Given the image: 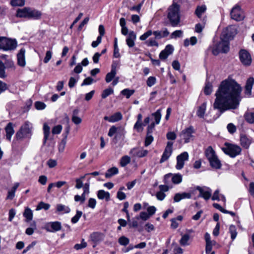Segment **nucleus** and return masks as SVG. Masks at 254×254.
<instances>
[{"label": "nucleus", "instance_id": "nucleus-1", "mask_svg": "<svg viewBox=\"0 0 254 254\" xmlns=\"http://www.w3.org/2000/svg\"><path fill=\"white\" fill-rule=\"evenodd\" d=\"M241 92L240 85L235 80L228 79L223 81L215 94L214 109L218 110L221 113L237 109L241 100Z\"/></svg>", "mask_w": 254, "mask_h": 254}, {"label": "nucleus", "instance_id": "nucleus-2", "mask_svg": "<svg viewBox=\"0 0 254 254\" xmlns=\"http://www.w3.org/2000/svg\"><path fill=\"white\" fill-rule=\"evenodd\" d=\"M167 18L173 27H176L180 22V6L173 3L168 8Z\"/></svg>", "mask_w": 254, "mask_h": 254}, {"label": "nucleus", "instance_id": "nucleus-3", "mask_svg": "<svg viewBox=\"0 0 254 254\" xmlns=\"http://www.w3.org/2000/svg\"><path fill=\"white\" fill-rule=\"evenodd\" d=\"M32 124L28 121L25 122L16 133L15 138L17 140H21L23 138L30 137L32 134Z\"/></svg>", "mask_w": 254, "mask_h": 254}, {"label": "nucleus", "instance_id": "nucleus-4", "mask_svg": "<svg viewBox=\"0 0 254 254\" xmlns=\"http://www.w3.org/2000/svg\"><path fill=\"white\" fill-rule=\"evenodd\" d=\"M17 46L16 39L0 36V50L4 51H12Z\"/></svg>", "mask_w": 254, "mask_h": 254}, {"label": "nucleus", "instance_id": "nucleus-5", "mask_svg": "<svg viewBox=\"0 0 254 254\" xmlns=\"http://www.w3.org/2000/svg\"><path fill=\"white\" fill-rule=\"evenodd\" d=\"M221 41L217 44L213 49L212 53L214 55H217L220 53H227L229 51V40L221 37Z\"/></svg>", "mask_w": 254, "mask_h": 254}, {"label": "nucleus", "instance_id": "nucleus-6", "mask_svg": "<svg viewBox=\"0 0 254 254\" xmlns=\"http://www.w3.org/2000/svg\"><path fill=\"white\" fill-rule=\"evenodd\" d=\"M225 145L226 147L222 148V150L225 154L229 155L231 157H236L237 155L240 154L241 152L242 149L238 145L227 142L225 143Z\"/></svg>", "mask_w": 254, "mask_h": 254}, {"label": "nucleus", "instance_id": "nucleus-7", "mask_svg": "<svg viewBox=\"0 0 254 254\" xmlns=\"http://www.w3.org/2000/svg\"><path fill=\"white\" fill-rule=\"evenodd\" d=\"M230 15L231 18L237 21H242L245 18L244 12L238 5H236L232 9Z\"/></svg>", "mask_w": 254, "mask_h": 254}, {"label": "nucleus", "instance_id": "nucleus-8", "mask_svg": "<svg viewBox=\"0 0 254 254\" xmlns=\"http://www.w3.org/2000/svg\"><path fill=\"white\" fill-rule=\"evenodd\" d=\"M240 61L243 65L249 66L252 63V57L250 54L246 50L242 49L239 52Z\"/></svg>", "mask_w": 254, "mask_h": 254}, {"label": "nucleus", "instance_id": "nucleus-9", "mask_svg": "<svg viewBox=\"0 0 254 254\" xmlns=\"http://www.w3.org/2000/svg\"><path fill=\"white\" fill-rule=\"evenodd\" d=\"M189 154L187 152H184L177 156V164L175 166L176 169L180 170L183 169L185 161L189 159Z\"/></svg>", "mask_w": 254, "mask_h": 254}, {"label": "nucleus", "instance_id": "nucleus-10", "mask_svg": "<svg viewBox=\"0 0 254 254\" xmlns=\"http://www.w3.org/2000/svg\"><path fill=\"white\" fill-rule=\"evenodd\" d=\"M173 143L172 142L168 141L167 142V145L160 160V163H162L167 161L171 156L173 152Z\"/></svg>", "mask_w": 254, "mask_h": 254}, {"label": "nucleus", "instance_id": "nucleus-11", "mask_svg": "<svg viewBox=\"0 0 254 254\" xmlns=\"http://www.w3.org/2000/svg\"><path fill=\"white\" fill-rule=\"evenodd\" d=\"M236 33L237 30L236 28L233 26H230L223 30L221 34V37L224 39L230 40L233 38Z\"/></svg>", "mask_w": 254, "mask_h": 254}, {"label": "nucleus", "instance_id": "nucleus-12", "mask_svg": "<svg viewBox=\"0 0 254 254\" xmlns=\"http://www.w3.org/2000/svg\"><path fill=\"white\" fill-rule=\"evenodd\" d=\"M171 177L172 182L174 184H179L182 182V175L179 173L173 174L172 173H169L166 174L164 176V181L165 183L167 184L168 180Z\"/></svg>", "mask_w": 254, "mask_h": 254}, {"label": "nucleus", "instance_id": "nucleus-13", "mask_svg": "<svg viewBox=\"0 0 254 254\" xmlns=\"http://www.w3.org/2000/svg\"><path fill=\"white\" fill-rule=\"evenodd\" d=\"M193 127L191 126L186 128L182 131L181 135L185 143H188L190 141V139L193 137L192 134L194 133Z\"/></svg>", "mask_w": 254, "mask_h": 254}, {"label": "nucleus", "instance_id": "nucleus-14", "mask_svg": "<svg viewBox=\"0 0 254 254\" xmlns=\"http://www.w3.org/2000/svg\"><path fill=\"white\" fill-rule=\"evenodd\" d=\"M196 190L199 192V196L202 197L205 200H208L211 196L212 190L209 188L200 187L197 186Z\"/></svg>", "mask_w": 254, "mask_h": 254}, {"label": "nucleus", "instance_id": "nucleus-15", "mask_svg": "<svg viewBox=\"0 0 254 254\" xmlns=\"http://www.w3.org/2000/svg\"><path fill=\"white\" fill-rule=\"evenodd\" d=\"M61 223L58 221L49 223L46 226V230L50 232L59 231L61 230Z\"/></svg>", "mask_w": 254, "mask_h": 254}, {"label": "nucleus", "instance_id": "nucleus-16", "mask_svg": "<svg viewBox=\"0 0 254 254\" xmlns=\"http://www.w3.org/2000/svg\"><path fill=\"white\" fill-rule=\"evenodd\" d=\"M254 84V78L253 77H249L246 81L245 87V94L248 97L250 96L252 94V90Z\"/></svg>", "mask_w": 254, "mask_h": 254}, {"label": "nucleus", "instance_id": "nucleus-17", "mask_svg": "<svg viewBox=\"0 0 254 254\" xmlns=\"http://www.w3.org/2000/svg\"><path fill=\"white\" fill-rule=\"evenodd\" d=\"M25 54V49L21 48L17 55V64L21 67L25 66L26 64Z\"/></svg>", "mask_w": 254, "mask_h": 254}, {"label": "nucleus", "instance_id": "nucleus-18", "mask_svg": "<svg viewBox=\"0 0 254 254\" xmlns=\"http://www.w3.org/2000/svg\"><path fill=\"white\" fill-rule=\"evenodd\" d=\"M148 152L147 150L134 148L130 150L129 154L132 156L143 157L145 156L147 154Z\"/></svg>", "mask_w": 254, "mask_h": 254}, {"label": "nucleus", "instance_id": "nucleus-19", "mask_svg": "<svg viewBox=\"0 0 254 254\" xmlns=\"http://www.w3.org/2000/svg\"><path fill=\"white\" fill-rule=\"evenodd\" d=\"M136 38V35L134 31H130L128 32L126 39V43L129 48L133 47L134 46Z\"/></svg>", "mask_w": 254, "mask_h": 254}, {"label": "nucleus", "instance_id": "nucleus-20", "mask_svg": "<svg viewBox=\"0 0 254 254\" xmlns=\"http://www.w3.org/2000/svg\"><path fill=\"white\" fill-rule=\"evenodd\" d=\"M41 16L42 13L41 11L29 7L28 19H39Z\"/></svg>", "mask_w": 254, "mask_h": 254}, {"label": "nucleus", "instance_id": "nucleus-21", "mask_svg": "<svg viewBox=\"0 0 254 254\" xmlns=\"http://www.w3.org/2000/svg\"><path fill=\"white\" fill-rule=\"evenodd\" d=\"M29 7H24L17 10L16 16L20 18H29Z\"/></svg>", "mask_w": 254, "mask_h": 254}, {"label": "nucleus", "instance_id": "nucleus-22", "mask_svg": "<svg viewBox=\"0 0 254 254\" xmlns=\"http://www.w3.org/2000/svg\"><path fill=\"white\" fill-rule=\"evenodd\" d=\"M209 162L210 166L215 169H219L221 168L222 164L220 160L219 159L218 156H216L212 159L209 160Z\"/></svg>", "mask_w": 254, "mask_h": 254}, {"label": "nucleus", "instance_id": "nucleus-23", "mask_svg": "<svg viewBox=\"0 0 254 254\" xmlns=\"http://www.w3.org/2000/svg\"><path fill=\"white\" fill-rule=\"evenodd\" d=\"M5 129L6 132V139L10 141L12 135L14 133L12 124L11 123H8L5 127Z\"/></svg>", "mask_w": 254, "mask_h": 254}, {"label": "nucleus", "instance_id": "nucleus-24", "mask_svg": "<svg viewBox=\"0 0 254 254\" xmlns=\"http://www.w3.org/2000/svg\"><path fill=\"white\" fill-rule=\"evenodd\" d=\"M103 236L102 233L93 232L90 236V239L94 243H97L103 240Z\"/></svg>", "mask_w": 254, "mask_h": 254}, {"label": "nucleus", "instance_id": "nucleus-25", "mask_svg": "<svg viewBox=\"0 0 254 254\" xmlns=\"http://www.w3.org/2000/svg\"><path fill=\"white\" fill-rule=\"evenodd\" d=\"M205 155L207 159L209 160L217 156L215 150L212 148V146H208L205 150Z\"/></svg>", "mask_w": 254, "mask_h": 254}, {"label": "nucleus", "instance_id": "nucleus-26", "mask_svg": "<svg viewBox=\"0 0 254 254\" xmlns=\"http://www.w3.org/2000/svg\"><path fill=\"white\" fill-rule=\"evenodd\" d=\"M206 106L207 103L206 102H205L198 107V109L196 112V115L199 118H204L206 112Z\"/></svg>", "mask_w": 254, "mask_h": 254}, {"label": "nucleus", "instance_id": "nucleus-27", "mask_svg": "<svg viewBox=\"0 0 254 254\" xmlns=\"http://www.w3.org/2000/svg\"><path fill=\"white\" fill-rule=\"evenodd\" d=\"M97 197L99 199H105L108 201L110 198V194L109 192L101 190L98 191Z\"/></svg>", "mask_w": 254, "mask_h": 254}, {"label": "nucleus", "instance_id": "nucleus-28", "mask_svg": "<svg viewBox=\"0 0 254 254\" xmlns=\"http://www.w3.org/2000/svg\"><path fill=\"white\" fill-rule=\"evenodd\" d=\"M240 141L241 145L245 148H248L252 142L251 140L245 135L241 136Z\"/></svg>", "mask_w": 254, "mask_h": 254}, {"label": "nucleus", "instance_id": "nucleus-29", "mask_svg": "<svg viewBox=\"0 0 254 254\" xmlns=\"http://www.w3.org/2000/svg\"><path fill=\"white\" fill-rule=\"evenodd\" d=\"M68 132L69 128H67L66 129V134H65L64 137L62 140V141L59 144L58 150L61 153L63 152L64 150L65 145L66 143V138L67 136V134H68Z\"/></svg>", "mask_w": 254, "mask_h": 254}, {"label": "nucleus", "instance_id": "nucleus-30", "mask_svg": "<svg viewBox=\"0 0 254 254\" xmlns=\"http://www.w3.org/2000/svg\"><path fill=\"white\" fill-rule=\"evenodd\" d=\"M207 9L206 6L204 4L198 5L196 7L195 11V14L198 18H201L202 15L206 12Z\"/></svg>", "mask_w": 254, "mask_h": 254}, {"label": "nucleus", "instance_id": "nucleus-31", "mask_svg": "<svg viewBox=\"0 0 254 254\" xmlns=\"http://www.w3.org/2000/svg\"><path fill=\"white\" fill-rule=\"evenodd\" d=\"M152 33L155 35V38L157 39H161L163 37L168 36L169 32L167 29L165 28L163 31H155Z\"/></svg>", "mask_w": 254, "mask_h": 254}, {"label": "nucleus", "instance_id": "nucleus-32", "mask_svg": "<svg viewBox=\"0 0 254 254\" xmlns=\"http://www.w3.org/2000/svg\"><path fill=\"white\" fill-rule=\"evenodd\" d=\"M246 121L250 123L254 124V111H247L244 115Z\"/></svg>", "mask_w": 254, "mask_h": 254}, {"label": "nucleus", "instance_id": "nucleus-33", "mask_svg": "<svg viewBox=\"0 0 254 254\" xmlns=\"http://www.w3.org/2000/svg\"><path fill=\"white\" fill-rule=\"evenodd\" d=\"M43 132L44 135L43 143L45 144L50 133V127L46 123H45L43 125Z\"/></svg>", "mask_w": 254, "mask_h": 254}, {"label": "nucleus", "instance_id": "nucleus-34", "mask_svg": "<svg viewBox=\"0 0 254 254\" xmlns=\"http://www.w3.org/2000/svg\"><path fill=\"white\" fill-rule=\"evenodd\" d=\"M118 169L116 167H113L107 170V172L105 173V177L107 178H109L113 175L118 174Z\"/></svg>", "mask_w": 254, "mask_h": 254}, {"label": "nucleus", "instance_id": "nucleus-35", "mask_svg": "<svg viewBox=\"0 0 254 254\" xmlns=\"http://www.w3.org/2000/svg\"><path fill=\"white\" fill-rule=\"evenodd\" d=\"M57 211L58 212H62L64 213H68L70 211V209L67 206L62 204H58L57 205Z\"/></svg>", "mask_w": 254, "mask_h": 254}, {"label": "nucleus", "instance_id": "nucleus-36", "mask_svg": "<svg viewBox=\"0 0 254 254\" xmlns=\"http://www.w3.org/2000/svg\"><path fill=\"white\" fill-rule=\"evenodd\" d=\"M190 239V236L188 234H184L182 235L180 244L183 246L189 245V241Z\"/></svg>", "mask_w": 254, "mask_h": 254}, {"label": "nucleus", "instance_id": "nucleus-37", "mask_svg": "<svg viewBox=\"0 0 254 254\" xmlns=\"http://www.w3.org/2000/svg\"><path fill=\"white\" fill-rule=\"evenodd\" d=\"M3 64L5 65V68L10 69L11 70L15 69V64H14L13 61L11 59H6L4 63Z\"/></svg>", "mask_w": 254, "mask_h": 254}, {"label": "nucleus", "instance_id": "nucleus-38", "mask_svg": "<svg viewBox=\"0 0 254 254\" xmlns=\"http://www.w3.org/2000/svg\"><path fill=\"white\" fill-rule=\"evenodd\" d=\"M23 216L26 218L27 221L31 220L33 218L32 210L29 208H26L24 212Z\"/></svg>", "mask_w": 254, "mask_h": 254}, {"label": "nucleus", "instance_id": "nucleus-39", "mask_svg": "<svg viewBox=\"0 0 254 254\" xmlns=\"http://www.w3.org/2000/svg\"><path fill=\"white\" fill-rule=\"evenodd\" d=\"M123 118L122 114L120 112H117L111 116V123H114L121 120Z\"/></svg>", "mask_w": 254, "mask_h": 254}, {"label": "nucleus", "instance_id": "nucleus-40", "mask_svg": "<svg viewBox=\"0 0 254 254\" xmlns=\"http://www.w3.org/2000/svg\"><path fill=\"white\" fill-rule=\"evenodd\" d=\"M130 162V158L127 155H125L121 158L120 160V165L122 167H125L129 164Z\"/></svg>", "mask_w": 254, "mask_h": 254}, {"label": "nucleus", "instance_id": "nucleus-41", "mask_svg": "<svg viewBox=\"0 0 254 254\" xmlns=\"http://www.w3.org/2000/svg\"><path fill=\"white\" fill-rule=\"evenodd\" d=\"M114 93V90L112 88H108L104 90L102 92L101 97L103 99L107 98L109 95L112 94Z\"/></svg>", "mask_w": 254, "mask_h": 254}, {"label": "nucleus", "instance_id": "nucleus-42", "mask_svg": "<svg viewBox=\"0 0 254 254\" xmlns=\"http://www.w3.org/2000/svg\"><path fill=\"white\" fill-rule=\"evenodd\" d=\"M50 205L48 203H46L43 201L39 202L36 209V210H40L41 209H44L45 210H48L50 208Z\"/></svg>", "mask_w": 254, "mask_h": 254}, {"label": "nucleus", "instance_id": "nucleus-43", "mask_svg": "<svg viewBox=\"0 0 254 254\" xmlns=\"http://www.w3.org/2000/svg\"><path fill=\"white\" fill-rule=\"evenodd\" d=\"M152 116L154 117L155 123L158 125L160 123L161 119V109H158L157 111L152 114Z\"/></svg>", "mask_w": 254, "mask_h": 254}, {"label": "nucleus", "instance_id": "nucleus-44", "mask_svg": "<svg viewBox=\"0 0 254 254\" xmlns=\"http://www.w3.org/2000/svg\"><path fill=\"white\" fill-rule=\"evenodd\" d=\"M121 94L126 96L127 98H129L134 93V90L125 89L121 91Z\"/></svg>", "mask_w": 254, "mask_h": 254}, {"label": "nucleus", "instance_id": "nucleus-45", "mask_svg": "<svg viewBox=\"0 0 254 254\" xmlns=\"http://www.w3.org/2000/svg\"><path fill=\"white\" fill-rule=\"evenodd\" d=\"M10 4L13 6H22L25 4V0H11Z\"/></svg>", "mask_w": 254, "mask_h": 254}, {"label": "nucleus", "instance_id": "nucleus-46", "mask_svg": "<svg viewBox=\"0 0 254 254\" xmlns=\"http://www.w3.org/2000/svg\"><path fill=\"white\" fill-rule=\"evenodd\" d=\"M82 215V212L79 210L76 211V215L71 218V221L73 224L76 223Z\"/></svg>", "mask_w": 254, "mask_h": 254}, {"label": "nucleus", "instance_id": "nucleus-47", "mask_svg": "<svg viewBox=\"0 0 254 254\" xmlns=\"http://www.w3.org/2000/svg\"><path fill=\"white\" fill-rule=\"evenodd\" d=\"M118 242L121 245L126 246L129 244V240L125 236H122L119 239Z\"/></svg>", "mask_w": 254, "mask_h": 254}, {"label": "nucleus", "instance_id": "nucleus-48", "mask_svg": "<svg viewBox=\"0 0 254 254\" xmlns=\"http://www.w3.org/2000/svg\"><path fill=\"white\" fill-rule=\"evenodd\" d=\"M116 71H111L106 76L105 80L106 82L109 83L115 77Z\"/></svg>", "mask_w": 254, "mask_h": 254}, {"label": "nucleus", "instance_id": "nucleus-49", "mask_svg": "<svg viewBox=\"0 0 254 254\" xmlns=\"http://www.w3.org/2000/svg\"><path fill=\"white\" fill-rule=\"evenodd\" d=\"M229 232L231 233V239L234 240L237 235L236 227L234 225H231L229 227Z\"/></svg>", "mask_w": 254, "mask_h": 254}, {"label": "nucleus", "instance_id": "nucleus-50", "mask_svg": "<svg viewBox=\"0 0 254 254\" xmlns=\"http://www.w3.org/2000/svg\"><path fill=\"white\" fill-rule=\"evenodd\" d=\"M31 225V227L27 228L25 231L26 234L28 235H32L36 228V225L35 222H33Z\"/></svg>", "mask_w": 254, "mask_h": 254}, {"label": "nucleus", "instance_id": "nucleus-51", "mask_svg": "<svg viewBox=\"0 0 254 254\" xmlns=\"http://www.w3.org/2000/svg\"><path fill=\"white\" fill-rule=\"evenodd\" d=\"M212 91V85L209 82L206 84L204 89V92L205 95H210Z\"/></svg>", "mask_w": 254, "mask_h": 254}, {"label": "nucleus", "instance_id": "nucleus-52", "mask_svg": "<svg viewBox=\"0 0 254 254\" xmlns=\"http://www.w3.org/2000/svg\"><path fill=\"white\" fill-rule=\"evenodd\" d=\"M5 69V67L4 64L0 61V78H4L6 76Z\"/></svg>", "mask_w": 254, "mask_h": 254}, {"label": "nucleus", "instance_id": "nucleus-53", "mask_svg": "<svg viewBox=\"0 0 254 254\" xmlns=\"http://www.w3.org/2000/svg\"><path fill=\"white\" fill-rule=\"evenodd\" d=\"M153 137L152 136L151 134L147 133L145 140V146H148V145H149L153 141Z\"/></svg>", "mask_w": 254, "mask_h": 254}, {"label": "nucleus", "instance_id": "nucleus-54", "mask_svg": "<svg viewBox=\"0 0 254 254\" xmlns=\"http://www.w3.org/2000/svg\"><path fill=\"white\" fill-rule=\"evenodd\" d=\"M150 217V216L147 213L145 212H141L140 213L139 216H136L135 218L136 219H141L144 221H146L148 220Z\"/></svg>", "mask_w": 254, "mask_h": 254}, {"label": "nucleus", "instance_id": "nucleus-55", "mask_svg": "<svg viewBox=\"0 0 254 254\" xmlns=\"http://www.w3.org/2000/svg\"><path fill=\"white\" fill-rule=\"evenodd\" d=\"M156 82V79L154 76H150L148 78L146 81L147 85L149 87H151L154 85Z\"/></svg>", "mask_w": 254, "mask_h": 254}, {"label": "nucleus", "instance_id": "nucleus-56", "mask_svg": "<svg viewBox=\"0 0 254 254\" xmlns=\"http://www.w3.org/2000/svg\"><path fill=\"white\" fill-rule=\"evenodd\" d=\"M63 127L62 125H59L55 126L52 130V133L54 134H57L61 133Z\"/></svg>", "mask_w": 254, "mask_h": 254}, {"label": "nucleus", "instance_id": "nucleus-57", "mask_svg": "<svg viewBox=\"0 0 254 254\" xmlns=\"http://www.w3.org/2000/svg\"><path fill=\"white\" fill-rule=\"evenodd\" d=\"M87 243L85 242L84 240H82L81 243L80 244H76L74 248L76 250H80L83 248H85L87 247Z\"/></svg>", "mask_w": 254, "mask_h": 254}, {"label": "nucleus", "instance_id": "nucleus-58", "mask_svg": "<svg viewBox=\"0 0 254 254\" xmlns=\"http://www.w3.org/2000/svg\"><path fill=\"white\" fill-rule=\"evenodd\" d=\"M146 44L148 47H158L159 45L158 42L154 39H150L146 41Z\"/></svg>", "mask_w": 254, "mask_h": 254}, {"label": "nucleus", "instance_id": "nucleus-59", "mask_svg": "<svg viewBox=\"0 0 254 254\" xmlns=\"http://www.w3.org/2000/svg\"><path fill=\"white\" fill-rule=\"evenodd\" d=\"M35 106L37 110H43L46 108V105L43 102L37 101L35 103Z\"/></svg>", "mask_w": 254, "mask_h": 254}, {"label": "nucleus", "instance_id": "nucleus-60", "mask_svg": "<svg viewBox=\"0 0 254 254\" xmlns=\"http://www.w3.org/2000/svg\"><path fill=\"white\" fill-rule=\"evenodd\" d=\"M144 125L141 122H136L134 125V129L136 130L138 132L142 131L143 128L142 126Z\"/></svg>", "mask_w": 254, "mask_h": 254}, {"label": "nucleus", "instance_id": "nucleus-61", "mask_svg": "<svg viewBox=\"0 0 254 254\" xmlns=\"http://www.w3.org/2000/svg\"><path fill=\"white\" fill-rule=\"evenodd\" d=\"M152 34V32L151 30H148L143 34L141 35L139 37V39L141 41L145 40L148 37L151 36Z\"/></svg>", "mask_w": 254, "mask_h": 254}, {"label": "nucleus", "instance_id": "nucleus-62", "mask_svg": "<svg viewBox=\"0 0 254 254\" xmlns=\"http://www.w3.org/2000/svg\"><path fill=\"white\" fill-rule=\"evenodd\" d=\"M47 164L49 168H52L57 165V162L56 160L50 159L47 161Z\"/></svg>", "mask_w": 254, "mask_h": 254}, {"label": "nucleus", "instance_id": "nucleus-63", "mask_svg": "<svg viewBox=\"0 0 254 254\" xmlns=\"http://www.w3.org/2000/svg\"><path fill=\"white\" fill-rule=\"evenodd\" d=\"M156 211V208L154 206H149L147 208V211L148 215L150 216L154 215Z\"/></svg>", "mask_w": 254, "mask_h": 254}, {"label": "nucleus", "instance_id": "nucleus-64", "mask_svg": "<svg viewBox=\"0 0 254 254\" xmlns=\"http://www.w3.org/2000/svg\"><path fill=\"white\" fill-rule=\"evenodd\" d=\"M93 82V79L90 77L85 78L81 83V86L87 85L91 84Z\"/></svg>", "mask_w": 254, "mask_h": 254}]
</instances>
